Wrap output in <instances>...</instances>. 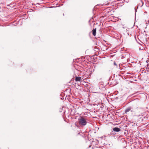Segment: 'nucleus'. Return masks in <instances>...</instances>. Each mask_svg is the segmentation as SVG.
<instances>
[{
	"mask_svg": "<svg viewBox=\"0 0 149 149\" xmlns=\"http://www.w3.org/2000/svg\"><path fill=\"white\" fill-rule=\"evenodd\" d=\"M79 124L81 126H84L87 124L86 120L83 117H81L78 119Z\"/></svg>",
	"mask_w": 149,
	"mask_h": 149,
	"instance_id": "nucleus-1",
	"label": "nucleus"
},
{
	"mask_svg": "<svg viewBox=\"0 0 149 149\" xmlns=\"http://www.w3.org/2000/svg\"><path fill=\"white\" fill-rule=\"evenodd\" d=\"M132 107H129L128 108H127L125 111V113L127 114L128 112L130 111H131V112H132Z\"/></svg>",
	"mask_w": 149,
	"mask_h": 149,
	"instance_id": "nucleus-2",
	"label": "nucleus"
},
{
	"mask_svg": "<svg viewBox=\"0 0 149 149\" xmlns=\"http://www.w3.org/2000/svg\"><path fill=\"white\" fill-rule=\"evenodd\" d=\"M113 130L115 132H118L120 131V129L119 128L115 127L113 129Z\"/></svg>",
	"mask_w": 149,
	"mask_h": 149,
	"instance_id": "nucleus-3",
	"label": "nucleus"
},
{
	"mask_svg": "<svg viewBox=\"0 0 149 149\" xmlns=\"http://www.w3.org/2000/svg\"><path fill=\"white\" fill-rule=\"evenodd\" d=\"M75 80L76 81H80L81 80V77H76L75 78Z\"/></svg>",
	"mask_w": 149,
	"mask_h": 149,
	"instance_id": "nucleus-4",
	"label": "nucleus"
},
{
	"mask_svg": "<svg viewBox=\"0 0 149 149\" xmlns=\"http://www.w3.org/2000/svg\"><path fill=\"white\" fill-rule=\"evenodd\" d=\"M96 28L93 29V30L92 31V34H93V35L94 36H95L96 35Z\"/></svg>",
	"mask_w": 149,
	"mask_h": 149,
	"instance_id": "nucleus-5",
	"label": "nucleus"
},
{
	"mask_svg": "<svg viewBox=\"0 0 149 149\" xmlns=\"http://www.w3.org/2000/svg\"><path fill=\"white\" fill-rule=\"evenodd\" d=\"M114 64L115 65H117V64H116V63L115 62H114Z\"/></svg>",
	"mask_w": 149,
	"mask_h": 149,
	"instance_id": "nucleus-6",
	"label": "nucleus"
}]
</instances>
